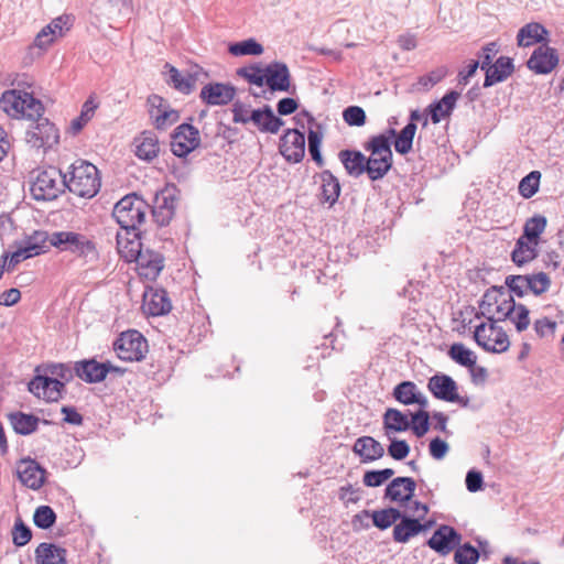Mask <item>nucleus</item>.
Instances as JSON below:
<instances>
[{
  "mask_svg": "<svg viewBox=\"0 0 564 564\" xmlns=\"http://www.w3.org/2000/svg\"><path fill=\"white\" fill-rule=\"evenodd\" d=\"M514 308V300L505 286H491L479 302V312L475 317H485L488 321L479 324L474 332V339L478 346L488 352L501 354L509 349L510 340L498 322L511 316Z\"/></svg>",
  "mask_w": 564,
  "mask_h": 564,
  "instance_id": "obj_1",
  "label": "nucleus"
},
{
  "mask_svg": "<svg viewBox=\"0 0 564 564\" xmlns=\"http://www.w3.org/2000/svg\"><path fill=\"white\" fill-rule=\"evenodd\" d=\"M1 108L12 118H28L36 123L26 131V142L35 149L52 148L58 142L59 134L54 123L42 118L44 107L31 94L20 90H7L0 98Z\"/></svg>",
  "mask_w": 564,
  "mask_h": 564,
  "instance_id": "obj_2",
  "label": "nucleus"
},
{
  "mask_svg": "<svg viewBox=\"0 0 564 564\" xmlns=\"http://www.w3.org/2000/svg\"><path fill=\"white\" fill-rule=\"evenodd\" d=\"M237 75L251 85H267L271 91H289L291 87V74L283 62H272L265 66L253 63L238 68Z\"/></svg>",
  "mask_w": 564,
  "mask_h": 564,
  "instance_id": "obj_3",
  "label": "nucleus"
},
{
  "mask_svg": "<svg viewBox=\"0 0 564 564\" xmlns=\"http://www.w3.org/2000/svg\"><path fill=\"white\" fill-rule=\"evenodd\" d=\"M148 209L149 205L142 198L130 194L115 205L112 216L121 229L126 230V235H130L144 223Z\"/></svg>",
  "mask_w": 564,
  "mask_h": 564,
  "instance_id": "obj_4",
  "label": "nucleus"
},
{
  "mask_svg": "<svg viewBox=\"0 0 564 564\" xmlns=\"http://www.w3.org/2000/svg\"><path fill=\"white\" fill-rule=\"evenodd\" d=\"M364 149L370 153L367 158L369 176H383L392 166V151L390 137L381 133L371 137Z\"/></svg>",
  "mask_w": 564,
  "mask_h": 564,
  "instance_id": "obj_5",
  "label": "nucleus"
},
{
  "mask_svg": "<svg viewBox=\"0 0 564 564\" xmlns=\"http://www.w3.org/2000/svg\"><path fill=\"white\" fill-rule=\"evenodd\" d=\"M50 243L62 250L69 251L78 257L96 256V246L85 235L74 231H55L51 235Z\"/></svg>",
  "mask_w": 564,
  "mask_h": 564,
  "instance_id": "obj_6",
  "label": "nucleus"
},
{
  "mask_svg": "<svg viewBox=\"0 0 564 564\" xmlns=\"http://www.w3.org/2000/svg\"><path fill=\"white\" fill-rule=\"evenodd\" d=\"M148 344L142 334L138 330L122 333L113 343V350L118 358L124 361H139L147 352Z\"/></svg>",
  "mask_w": 564,
  "mask_h": 564,
  "instance_id": "obj_7",
  "label": "nucleus"
},
{
  "mask_svg": "<svg viewBox=\"0 0 564 564\" xmlns=\"http://www.w3.org/2000/svg\"><path fill=\"white\" fill-rule=\"evenodd\" d=\"M427 389L434 398L459 404L462 408L469 406V398L458 394L456 381L448 375L436 373L429 379Z\"/></svg>",
  "mask_w": 564,
  "mask_h": 564,
  "instance_id": "obj_8",
  "label": "nucleus"
},
{
  "mask_svg": "<svg viewBox=\"0 0 564 564\" xmlns=\"http://www.w3.org/2000/svg\"><path fill=\"white\" fill-rule=\"evenodd\" d=\"M200 144L199 131L189 123L180 124L172 134L171 150L174 155L184 158Z\"/></svg>",
  "mask_w": 564,
  "mask_h": 564,
  "instance_id": "obj_9",
  "label": "nucleus"
},
{
  "mask_svg": "<svg viewBox=\"0 0 564 564\" xmlns=\"http://www.w3.org/2000/svg\"><path fill=\"white\" fill-rule=\"evenodd\" d=\"M29 391L36 398L46 402H57L65 392L63 381L48 378V375L40 373L30 381Z\"/></svg>",
  "mask_w": 564,
  "mask_h": 564,
  "instance_id": "obj_10",
  "label": "nucleus"
},
{
  "mask_svg": "<svg viewBox=\"0 0 564 564\" xmlns=\"http://www.w3.org/2000/svg\"><path fill=\"white\" fill-rule=\"evenodd\" d=\"M132 261L137 263L139 275L150 281L155 280L164 268L163 256L149 248L142 249Z\"/></svg>",
  "mask_w": 564,
  "mask_h": 564,
  "instance_id": "obj_11",
  "label": "nucleus"
},
{
  "mask_svg": "<svg viewBox=\"0 0 564 564\" xmlns=\"http://www.w3.org/2000/svg\"><path fill=\"white\" fill-rule=\"evenodd\" d=\"M462 535L453 527L442 524L427 540L426 544L435 552L446 555L460 544Z\"/></svg>",
  "mask_w": 564,
  "mask_h": 564,
  "instance_id": "obj_12",
  "label": "nucleus"
},
{
  "mask_svg": "<svg viewBox=\"0 0 564 564\" xmlns=\"http://www.w3.org/2000/svg\"><path fill=\"white\" fill-rule=\"evenodd\" d=\"M558 64L557 51L547 45L538 46L527 62L529 69L535 74H550Z\"/></svg>",
  "mask_w": 564,
  "mask_h": 564,
  "instance_id": "obj_13",
  "label": "nucleus"
},
{
  "mask_svg": "<svg viewBox=\"0 0 564 564\" xmlns=\"http://www.w3.org/2000/svg\"><path fill=\"white\" fill-rule=\"evenodd\" d=\"M280 151L288 161H301L305 153V131L289 129L280 140Z\"/></svg>",
  "mask_w": 564,
  "mask_h": 564,
  "instance_id": "obj_14",
  "label": "nucleus"
},
{
  "mask_svg": "<svg viewBox=\"0 0 564 564\" xmlns=\"http://www.w3.org/2000/svg\"><path fill=\"white\" fill-rule=\"evenodd\" d=\"M17 475L19 480L33 490L40 489L44 485L45 469L34 459L23 458L17 464Z\"/></svg>",
  "mask_w": 564,
  "mask_h": 564,
  "instance_id": "obj_15",
  "label": "nucleus"
},
{
  "mask_svg": "<svg viewBox=\"0 0 564 564\" xmlns=\"http://www.w3.org/2000/svg\"><path fill=\"white\" fill-rule=\"evenodd\" d=\"M74 370L82 380L94 383L102 381L109 371H118V368L110 362H98L95 359H88L76 362Z\"/></svg>",
  "mask_w": 564,
  "mask_h": 564,
  "instance_id": "obj_16",
  "label": "nucleus"
},
{
  "mask_svg": "<svg viewBox=\"0 0 564 564\" xmlns=\"http://www.w3.org/2000/svg\"><path fill=\"white\" fill-rule=\"evenodd\" d=\"M235 95L236 88L232 85L213 83L202 88L199 97L209 106H224L232 101Z\"/></svg>",
  "mask_w": 564,
  "mask_h": 564,
  "instance_id": "obj_17",
  "label": "nucleus"
},
{
  "mask_svg": "<svg viewBox=\"0 0 564 564\" xmlns=\"http://www.w3.org/2000/svg\"><path fill=\"white\" fill-rule=\"evenodd\" d=\"M29 186L36 200H53L65 191V183L61 178H31Z\"/></svg>",
  "mask_w": 564,
  "mask_h": 564,
  "instance_id": "obj_18",
  "label": "nucleus"
},
{
  "mask_svg": "<svg viewBox=\"0 0 564 564\" xmlns=\"http://www.w3.org/2000/svg\"><path fill=\"white\" fill-rule=\"evenodd\" d=\"M416 488V482L411 477H397L392 479L384 490V498L405 505L411 501Z\"/></svg>",
  "mask_w": 564,
  "mask_h": 564,
  "instance_id": "obj_19",
  "label": "nucleus"
},
{
  "mask_svg": "<svg viewBox=\"0 0 564 564\" xmlns=\"http://www.w3.org/2000/svg\"><path fill=\"white\" fill-rule=\"evenodd\" d=\"M172 308L167 293L163 289L149 288L143 293V310L152 316L167 314Z\"/></svg>",
  "mask_w": 564,
  "mask_h": 564,
  "instance_id": "obj_20",
  "label": "nucleus"
},
{
  "mask_svg": "<svg viewBox=\"0 0 564 564\" xmlns=\"http://www.w3.org/2000/svg\"><path fill=\"white\" fill-rule=\"evenodd\" d=\"M165 68L169 70V78L166 82L176 90L185 95H188L194 90L196 82L199 79L200 75H206L198 66H195V68H193L185 76L182 75L176 67L169 63L165 64Z\"/></svg>",
  "mask_w": 564,
  "mask_h": 564,
  "instance_id": "obj_21",
  "label": "nucleus"
},
{
  "mask_svg": "<svg viewBox=\"0 0 564 564\" xmlns=\"http://www.w3.org/2000/svg\"><path fill=\"white\" fill-rule=\"evenodd\" d=\"M249 119L248 124H251L263 133H278L284 123L282 119L273 113V110L268 105L252 111Z\"/></svg>",
  "mask_w": 564,
  "mask_h": 564,
  "instance_id": "obj_22",
  "label": "nucleus"
},
{
  "mask_svg": "<svg viewBox=\"0 0 564 564\" xmlns=\"http://www.w3.org/2000/svg\"><path fill=\"white\" fill-rule=\"evenodd\" d=\"M352 452L360 457L364 464L378 460L383 457V446L371 436H361L355 441Z\"/></svg>",
  "mask_w": 564,
  "mask_h": 564,
  "instance_id": "obj_23",
  "label": "nucleus"
},
{
  "mask_svg": "<svg viewBox=\"0 0 564 564\" xmlns=\"http://www.w3.org/2000/svg\"><path fill=\"white\" fill-rule=\"evenodd\" d=\"M514 72V65L510 57L500 56L495 64L486 70L484 87L488 88L498 83L505 82Z\"/></svg>",
  "mask_w": 564,
  "mask_h": 564,
  "instance_id": "obj_24",
  "label": "nucleus"
},
{
  "mask_svg": "<svg viewBox=\"0 0 564 564\" xmlns=\"http://www.w3.org/2000/svg\"><path fill=\"white\" fill-rule=\"evenodd\" d=\"M400 522L393 528V540L398 543H406L411 538L426 531V525L419 519L410 518L401 513Z\"/></svg>",
  "mask_w": 564,
  "mask_h": 564,
  "instance_id": "obj_25",
  "label": "nucleus"
},
{
  "mask_svg": "<svg viewBox=\"0 0 564 564\" xmlns=\"http://www.w3.org/2000/svg\"><path fill=\"white\" fill-rule=\"evenodd\" d=\"M116 240L118 252L128 262L132 261V259L143 249L140 241L139 230L131 231L130 235H126V230H122L117 234Z\"/></svg>",
  "mask_w": 564,
  "mask_h": 564,
  "instance_id": "obj_26",
  "label": "nucleus"
},
{
  "mask_svg": "<svg viewBox=\"0 0 564 564\" xmlns=\"http://www.w3.org/2000/svg\"><path fill=\"white\" fill-rule=\"evenodd\" d=\"M338 158L345 170L350 175L359 176L362 173L369 174V164L367 158L358 150H341Z\"/></svg>",
  "mask_w": 564,
  "mask_h": 564,
  "instance_id": "obj_27",
  "label": "nucleus"
},
{
  "mask_svg": "<svg viewBox=\"0 0 564 564\" xmlns=\"http://www.w3.org/2000/svg\"><path fill=\"white\" fill-rule=\"evenodd\" d=\"M65 183V189L70 193L83 197L91 198L100 189V178H61Z\"/></svg>",
  "mask_w": 564,
  "mask_h": 564,
  "instance_id": "obj_28",
  "label": "nucleus"
},
{
  "mask_svg": "<svg viewBox=\"0 0 564 564\" xmlns=\"http://www.w3.org/2000/svg\"><path fill=\"white\" fill-rule=\"evenodd\" d=\"M549 31L538 22H531L522 26L517 35L519 46L528 47L536 43L546 42Z\"/></svg>",
  "mask_w": 564,
  "mask_h": 564,
  "instance_id": "obj_29",
  "label": "nucleus"
},
{
  "mask_svg": "<svg viewBox=\"0 0 564 564\" xmlns=\"http://www.w3.org/2000/svg\"><path fill=\"white\" fill-rule=\"evenodd\" d=\"M66 550L53 543H41L35 549L36 564H66Z\"/></svg>",
  "mask_w": 564,
  "mask_h": 564,
  "instance_id": "obj_30",
  "label": "nucleus"
},
{
  "mask_svg": "<svg viewBox=\"0 0 564 564\" xmlns=\"http://www.w3.org/2000/svg\"><path fill=\"white\" fill-rule=\"evenodd\" d=\"M459 93L451 90L443 96L440 101H435L429 106L431 120L438 123L443 118L448 117L455 108Z\"/></svg>",
  "mask_w": 564,
  "mask_h": 564,
  "instance_id": "obj_31",
  "label": "nucleus"
},
{
  "mask_svg": "<svg viewBox=\"0 0 564 564\" xmlns=\"http://www.w3.org/2000/svg\"><path fill=\"white\" fill-rule=\"evenodd\" d=\"M383 429L386 436L391 440V434L404 432L410 429V420L400 410L389 408L383 414Z\"/></svg>",
  "mask_w": 564,
  "mask_h": 564,
  "instance_id": "obj_32",
  "label": "nucleus"
},
{
  "mask_svg": "<svg viewBox=\"0 0 564 564\" xmlns=\"http://www.w3.org/2000/svg\"><path fill=\"white\" fill-rule=\"evenodd\" d=\"M415 132V122H408L399 133L393 128H390L386 134L390 137V140L394 138V149L398 153L406 154L412 149Z\"/></svg>",
  "mask_w": 564,
  "mask_h": 564,
  "instance_id": "obj_33",
  "label": "nucleus"
},
{
  "mask_svg": "<svg viewBox=\"0 0 564 564\" xmlns=\"http://www.w3.org/2000/svg\"><path fill=\"white\" fill-rule=\"evenodd\" d=\"M135 155L142 160L151 161L159 153V141L152 132H143L139 139L135 140Z\"/></svg>",
  "mask_w": 564,
  "mask_h": 564,
  "instance_id": "obj_34",
  "label": "nucleus"
},
{
  "mask_svg": "<svg viewBox=\"0 0 564 564\" xmlns=\"http://www.w3.org/2000/svg\"><path fill=\"white\" fill-rule=\"evenodd\" d=\"M294 119L296 120V124L302 129L301 131H304L307 124L308 154L312 160L317 163V131L313 129L314 117L307 111H302L297 113Z\"/></svg>",
  "mask_w": 564,
  "mask_h": 564,
  "instance_id": "obj_35",
  "label": "nucleus"
},
{
  "mask_svg": "<svg viewBox=\"0 0 564 564\" xmlns=\"http://www.w3.org/2000/svg\"><path fill=\"white\" fill-rule=\"evenodd\" d=\"M9 420L13 430L21 435H29L36 431L40 421L37 416L23 412L11 413Z\"/></svg>",
  "mask_w": 564,
  "mask_h": 564,
  "instance_id": "obj_36",
  "label": "nucleus"
},
{
  "mask_svg": "<svg viewBox=\"0 0 564 564\" xmlns=\"http://www.w3.org/2000/svg\"><path fill=\"white\" fill-rule=\"evenodd\" d=\"M365 517L372 518L373 525L380 530H386L391 527L394 522H397L401 518L400 510L395 508H388L382 510H376L370 513V511H362Z\"/></svg>",
  "mask_w": 564,
  "mask_h": 564,
  "instance_id": "obj_37",
  "label": "nucleus"
},
{
  "mask_svg": "<svg viewBox=\"0 0 564 564\" xmlns=\"http://www.w3.org/2000/svg\"><path fill=\"white\" fill-rule=\"evenodd\" d=\"M51 235L44 230H36L32 235L26 236L21 242L22 246L33 257L44 253L47 250V242H50Z\"/></svg>",
  "mask_w": 564,
  "mask_h": 564,
  "instance_id": "obj_38",
  "label": "nucleus"
},
{
  "mask_svg": "<svg viewBox=\"0 0 564 564\" xmlns=\"http://www.w3.org/2000/svg\"><path fill=\"white\" fill-rule=\"evenodd\" d=\"M547 225V220L543 215H534L529 218L523 227V238L532 242L534 246L538 245L540 236L543 234Z\"/></svg>",
  "mask_w": 564,
  "mask_h": 564,
  "instance_id": "obj_39",
  "label": "nucleus"
},
{
  "mask_svg": "<svg viewBox=\"0 0 564 564\" xmlns=\"http://www.w3.org/2000/svg\"><path fill=\"white\" fill-rule=\"evenodd\" d=\"M448 356L456 364L471 368L476 365L477 356L462 343L453 344L448 349Z\"/></svg>",
  "mask_w": 564,
  "mask_h": 564,
  "instance_id": "obj_40",
  "label": "nucleus"
},
{
  "mask_svg": "<svg viewBox=\"0 0 564 564\" xmlns=\"http://www.w3.org/2000/svg\"><path fill=\"white\" fill-rule=\"evenodd\" d=\"M419 391L417 386L413 381H402L394 387L392 395L398 402L411 405L415 403Z\"/></svg>",
  "mask_w": 564,
  "mask_h": 564,
  "instance_id": "obj_41",
  "label": "nucleus"
},
{
  "mask_svg": "<svg viewBox=\"0 0 564 564\" xmlns=\"http://www.w3.org/2000/svg\"><path fill=\"white\" fill-rule=\"evenodd\" d=\"M41 371H43L44 375H48V378H55V380L63 381L64 387L74 378V371L72 368L64 364H50L43 367H37L36 372Z\"/></svg>",
  "mask_w": 564,
  "mask_h": 564,
  "instance_id": "obj_42",
  "label": "nucleus"
},
{
  "mask_svg": "<svg viewBox=\"0 0 564 564\" xmlns=\"http://www.w3.org/2000/svg\"><path fill=\"white\" fill-rule=\"evenodd\" d=\"M228 52L234 56H258L263 53V46L254 39H248L240 42L231 43L228 47Z\"/></svg>",
  "mask_w": 564,
  "mask_h": 564,
  "instance_id": "obj_43",
  "label": "nucleus"
},
{
  "mask_svg": "<svg viewBox=\"0 0 564 564\" xmlns=\"http://www.w3.org/2000/svg\"><path fill=\"white\" fill-rule=\"evenodd\" d=\"M536 257V250L523 240V237L519 238L516 242V247L511 252L512 261L521 267Z\"/></svg>",
  "mask_w": 564,
  "mask_h": 564,
  "instance_id": "obj_44",
  "label": "nucleus"
},
{
  "mask_svg": "<svg viewBox=\"0 0 564 564\" xmlns=\"http://www.w3.org/2000/svg\"><path fill=\"white\" fill-rule=\"evenodd\" d=\"M410 429L416 437H423L430 429V414L425 410H419L411 414Z\"/></svg>",
  "mask_w": 564,
  "mask_h": 564,
  "instance_id": "obj_45",
  "label": "nucleus"
},
{
  "mask_svg": "<svg viewBox=\"0 0 564 564\" xmlns=\"http://www.w3.org/2000/svg\"><path fill=\"white\" fill-rule=\"evenodd\" d=\"M551 279L545 272L528 274L529 291L539 296L549 291Z\"/></svg>",
  "mask_w": 564,
  "mask_h": 564,
  "instance_id": "obj_46",
  "label": "nucleus"
},
{
  "mask_svg": "<svg viewBox=\"0 0 564 564\" xmlns=\"http://www.w3.org/2000/svg\"><path fill=\"white\" fill-rule=\"evenodd\" d=\"M69 176H99L100 170L91 162L77 159L68 167Z\"/></svg>",
  "mask_w": 564,
  "mask_h": 564,
  "instance_id": "obj_47",
  "label": "nucleus"
},
{
  "mask_svg": "<svg viewBox=\"0 0 564 564\" xmlns=\"http://www.w3.org/2000/svg\"><path fill=\"white\" fill-rule=\"evenodd\" d=\"M394 475L392 468H384L379 470H367L364 474L362 481L367 487H379Z\"/></svg>",
  "mask_w": 564,
  "mask_h": 564,
  "instance_id": "obj_48",
  "label": "nucleus"
},
{
  "mask_svg": "<svg viewBox=\"0 0 564 564\" xmlns=\"http://www.w3.org/2000/svg\"><path fill=\"white\" fill-rule=\"evenodd\" d=\"M454 560L457 564H476L479 560V552L470 543H465L456 549Z\"/></svg>",
  "mask_w": 564,
  "mask_h": 564,
  "instance_id": "obj_49",
  "label": "nucleus"
},
{
  "mask_svg": "<svg viewBox=\"0 0 564 564\" xmlns=\"http://www.w3.org/2000/svg\"><path fill=\"white\" fill-rule=\"evenodd\" d=\"M529 310L524 304H516L513 313L511 316H507V319H510L514 326L517 332L522 333L530 325Z\"/></svg>",
  "mask_w": 564,
  "mask_h": 564,
  "instance_id": "obj_50",
  "label": "nucleus"
},
{
  "mask_svg": "<svg viewBox=\"0 0 564 564\" xmlns=\"http://www.w3.org/2000/svg\"><path fill=\"white\" fill-rule=\"evenodd\" d=\"M150 116L154 118L156 129L161 130L165 129L167 126L175 123L180 118L178 111L170 109L167 107H164L158 113H154L153 110H150Z\"/></svg>",
  "mask_w": 564,
  "mask_h": 564,
  "instance_id": "obj_51",
  "label": "nucleus"
},
{
  "mask_svg": "<svg viewBox=\"0 0 564 564\" xmlns=\"http://www.w3.org/2000/svg\"><path fill=\"white\" fill-rule=\"evenodd\" d=\"M96 108L97 105L94 102L91 98L85 101L82 108L80 116L74 119L70 123V128L74 133L79 132L84 128V126L91 119Z\"/></svg>",
  "mask_w": 564,
  "mask_h": 564,
  "instance_id": "obj_52",
  "label": "nucleus"
},
{
  "mask_svg": "<svg viewBox=\"0 0 564 564\" xmlns=\"http://www.w3.org/2000/svg\"><path fill=\"white\" fill-rule=\"evenodd\" d=\"M55 520L56 514L48 506H41L36 508L33 516L34 524L40 529L51 528L55 523Z\"/></svg>",
  "mask_w": 564,
  "mask_h": 564,
  "instance_id": "obj_53",
  "label": "nucleus"
},
{
  "mask_svg": "<svg viewBox=\"0 0 564 564\" xmlns=\"http://www.w3.org/2000/svg\"><path fill=\"white\" fill-rule=\"evenodd\" d=\"M505 283L508 290L518 297H523L529 291L528 274L508 275Z\"/></svg>",
  "mask_w": 564,
  "mask_h": 564,
  "instance_id": "obj_54",
  "label": "nucleus"
},
{
  "mask_svg": "<svg viewBox=\"0 0 564 564\" xmlns=\"http://www.w3.org/2000/svg\"><path fill=\"white\" fill-rule=\"evenodd\" d=\"M339 192L338 178H323L322 196L325 203L332 206L338 199Z\"/></svg>",
  "mask_w": 564,
  "mask_h": 564,
  "instance_id": "obj_55",
  "label": "nucleus"
},
{
  "mask_svg": "<svg viewBox=\"0 0 564 564\" xmlns=\"http://www.w3.org/2000/svg\"><path fill=\"white\" fill-rule=\"evenodd\" d=\"M343 118L348 126L361 127L366 122V112L359 106H349L343 111Z\"/></svg>",
  "mask_w": 564,
  "mask_h": 564,
  "instance_id": "obj_56",
  "label": "nucleus"
},
{
  "mask_svg": "<svg viewBox=\"0 0 564 564\" xmlns=\"http://www.w3.org/2000/svg\"><path fill=\"white\" fill-rule=\"evenodd\" d=\"M154 204L158 206L171 207L174 212L176 206V188L174 186H166L155 194Z\"/></svg>",
  "mask_w": 564,
  "mask_h": 564,
  "instance_id": "obj_57",
  "label": "nucleus"
},
{
  "mask_svg": "<svg viewBox=\"0 0 564 564\" xmlns=\"http://www.w3.org/2000/svg\"><path fill=\"white\" fill-rule=\"evenodd\" d=\"M32 538L31 529L19 519L13 527L12 539L17 546H24Z\"/></svg>",
  "mask_w": 564,
  "mask_h": 564,
  "instance_id": "obj_58",
  "label": "nucleus"
},
{
  "mask_svg": "<svg viewBox=\"0 0 564 564\" xmlns=\"http://www.w3.org/2000/svg\"><path fill=\"white\" fill-rule=\"evenodd\" d=\"M256 109H252L249 104H245L242 101H235L232 105V121L235 123H241V124H248L249 123V116L252 111Z\"/></svg>",
  "mask_w": 564,
  "mask_h": 564,
  "instance_id": "obj_59",
  "label": "nucleus"
},
{
  "mask_svg": "<svg viewBox=\"0 0 564 564\" xmlns=\"http://www.w3.org/2000/svg\"><path fill=\"white\" fill-rule=\"evenodd\" d=\"M410 453V446L404 440L392 438L388 446V455L395 460L404 459Z\"/></svg>",
  "mask_w": 564,
  "mask_h": 564,
  "instance_id": "obj_60",
  "label": "nucleus"
},
{
  "mask_svg": "<svg viewBox=\"0 0 564 564\" xmlns=\"http://www.w3.org/2000/svg\"><path fill=\"white\" fill-rule=\"evenodd\" d=\"M556 326V322L551 321L547 317L539 318L533 324L534 332L540 338L546 337L547 335H554Z\"/></svg>",
  "mask_w": 564,
  "mask_h": 564,
  "instance_id": "obj_61",
  "label": "nucleus"
},
{
  "mask_svg": "<svg viewBox=\"0 0 564 564\" xmlns=\"http://www.w3.org/2000/svg\"><path fill=\"white\" fill-rule=\"evenodd\" d=\"M448 451V444L440 437H435L430 442L429 452L434 459H443Z\"/></svg>",
  "mask_w": 564,
  "mask_h": 564,
  "instance_id": "obj_62",
  "label": "nucleus"
},
{
  "mask_svg": "<svg viewBox=\"0 0 564 564\" xmlns=\"http://www.w3.org/2000/svg\"><path fill=\"white\" fill-rule=\"evenodd\" d=\"M498 53V45L496 42H490L486 44L481 53L479 54V57L481 58V63L479 62V67L482 70H487L489 66H491V62L494 56Z\"/></svg>",
  "mask_w": 564,
  "mask_h": 564,
  "instance_id": "obj_63",
  "label": "nucleus"
},
{
  "mask_svg": "<svg viewBox=\"0 0 564 564\" xmlns=\"http://www.w3.org/2000/svg\"><path fill=\"white\" fill-rule=\"evenodd\" d=\"M541 178H521L519 184V193L523 198L532 197L540 187Z\"/></svg>",
  "mask_w": 564,
  "mask_h": 564,
  "instance_id": "obj_64",
  "label": "nucleus"
}]
</instances>
